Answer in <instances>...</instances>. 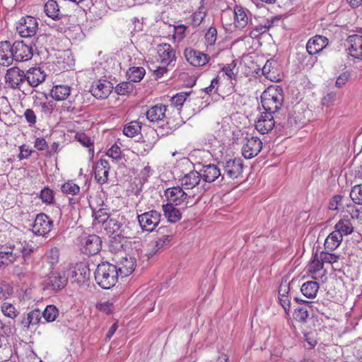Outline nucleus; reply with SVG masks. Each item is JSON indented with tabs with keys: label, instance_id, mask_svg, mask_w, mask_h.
<instances>
[{
	"label": "nucleus",
	"instance_id": "nucleus-1",
	"mask_svg": "<svg viewBox=\"0 0 362 362\" xmlns=\"http://www.w3.org/2000/svg\"><path fill=\"white\" fill-rule=\"evenodd\" d=\"M284 100L283 89L279 86H270L261 95V102L264 112L276 115L281 109Z\"/></svg>",
	"mask_w": 362,
	"mask_h": 362
},
{
	"label": "nucleus",
	"instance_id": "nucleus-2",
	"mask_svg": "<svg viewBox=\"0 0 362 362\" xmlns=\"http://www.w3.org/2000/svg\"><path fill=\"white\" fill-rule=\"evenodd\" d=\"M94 274L97 284L104 289L113 287L119 276L115 265L108 262L99 264Z\"/></svg>",
	"mask_w": 362,
	"mask_h": 362
},
{
	"label": "nucleus",
	"instance_id": "nucleus-3",
	"mask_svg": "<svg viewBox=\"0 0 362 362\" xmlns=\"http://www.w3.org/2000/svg\"><path fill=\"white\" fill-rule=\"evenodd\" d=\"M161 214L156 211L151 210L141 214H137V221L142 230L152 232L158 226Z\"/></svg>",
	"mask_w": 362,
	"mask_h": 362
},
{
	"label": "nucleus",
	"instance_id": "nucleus-4",
	"mask_svg": "<svg viewBox=\"0 0 362 362\" xmlns=\"http://www.w3.org/2000/svg\"><path fill=\"white\" fill-rule=\"evenodd\" d=\"M223 168L222 180L227 176L230 179H236L240 177L243 172V163L241 158H230L221 163Z\"/></svg>",
	"mask_w": 362,
	"mask_h": 362
},
{
	"label": "nucleus",
	"instance_id": "nucleus-5",
	"mask_svg": "<svg viewBox=\"0 0 362 362\" xmlns=\"http://www.w3.org/2000/svg\"><path fill=\"white\" fill-rule=\"evenodd\" d=\"M16 30L23 37H33L38 30L37 20L32 16L21 18L16 26Z\"/></svg>",
	"mask_w": 362,
	"mask_h": 362
},
{
	"label": "nucleus",
	"instance_id": "nucleus-6",
	"mask_svg": "<svg viewBox=\"0 0 362 362\" xmlns=\"http://www.w3.org/2000/svg\"><path fill=\"white\" fill-rule=\"evenodd\" d=\"M276 131L281 133H288L291 130L298 128V119L296 117L280 114L275 115Z\"/></svg>",
	"mask_w": 362,
	"mask_h": 362
},
{
	"label": "nucleus",
	"instance_id": "nucleus-7",
	"mask_svg": "<svg viewBox=\"0 0 362 362\" xmlns=\"http://www.w3.org/2000/svg\"><path fill=\"white\" fill-rule=\"evenodd\" d=\"M13 61L25 62L33 55V49L27 40L16 41L12 45Z\"/></svg>",
	"mask_w": 362,
	"mask_h": 362
},
{
	"label": "nucleus",
	"instance_id": "nucleus-8",
	"mask_svg": "<svg viewBox=\"0 0 362 362\" xmlns=\"http://www.w3.org/2000/svg\"><path fill=\"white\" fill-rule=\"evenodd\" d=\"M53 226V221L45 214L36 216L32 225V231L36 235H45L47 234Z\"/></svg>",
	"mask_w": 362,
	"mask_h": 362
},
{
	"label": "nucleus",
	"instance_id": "nucleus-9",
	"mask_svg": "<svg viewBox=\"0 0 362 362\" xmlns=\"http://www.w3.org/2000/svg\"><path fill=\"white\" fill-rule=\"evenodd\" d=\"M5 82L12 89H20L25 82V72L17 66H13L6 71Z\"/></svg>",
	"mask_w": 362,
	"mask_h": 362
},
{
	"label": "nucleus",
	"instance_id": "nucleus-10",
	"mask_svg": "<svg viewBox=\"0 0 362 362\" xmlns=\"http://www.w3.org/2000/svg\"><path fill=\"white\" fill-rule=\"evenodd\" d=\"M275 115L269 112H263L255 122V129L262 134L269 133L273 129L276 130Z\"/></svg>",
	"mask_w": 362,
	"mask_h": 362
},
{
	"label": "nucleus",
	"instance_id": "nucleus-11",
	"mask_svg": "<svg viewBox=\"0 0 362 362\" xmlns=\"http://www.w3.org/2000/svg\"><path fill=\"white\" fill-rule=\"evenodd\" d=\"M81 243L83 246V252L88 255L97 254L102 247L101 239L96 235H88L83 237Z\"/></svg>",
	"mask_w": 362,
	"mask_h": 362
},
{
	"label": "nucleus",
	"instance_id": "nucleus-12",
	"mask_svg": "<svg viewBox=\"0 0 362 362\" xmlns=\"http://www.w3.org/2000/svg\"><path fill=\"white\" fill-rule=\"evenodd\" d=\"M156 50L157 60L160 64L170 66L175 61V50L170 44H160L157 46Z\"/></svg>",
	"mask_w": 362,
	"mask_h": 362
},
{
	"label": "nucleus",
	"instance_id": "nucleus-13",
	"mask_svg": "<svg viewBox=\"0 0 362 362\" xmlns=\"http://www.w3.org/2000/svg\"><path fill=\"white\" fill-rule=\"evenodd\" d=\"M20 257V250L16 245L2 246L0 248V268L14 263Z\"/></svg>",
	"mask_w": 362,
	"mask_h": 362
},
{
	"label": "nucleus",
	"instance_id": "nucleus-14",
	"mask_svg": "<svg viewBox=\"0 0 362 362\" xmlns=\"http://www.w3.org/2000/svg\"><path fill=\"white\" fill-rule=\"evenodd\" d=\"M262 148V142L257 136L246 138V142L242 148V154L247 158L250 159L256 156Z\"/></svg>",
	"mask_w": 362,
	"mask_h": 362
},
{
	"label": "nucleus",
	"instance_id": "nucleus-15",
	"mask_svg": "<svg viewBox=\"0 0 362 362\" xmlns=\"http://www.w3.org/2000/svg\"><path fill=\"white\" fill-rule=\"evenodd\" d=\"M69 279H74L78 282H84L88 279L90 276V270L83 264H80L76 267L66 265L64 267Z\"/></svg>",
	"mask_w": 362,
	"mask_h": 362
},
{
	"label": "nucleus",
	"instance_id": "nucleus-16",
	"mask_svg": "<svg viewBox=\"0 0 362 362\" xmlns=\"http://www.w3.org/2000/svg\"><path fill=\"white\" fill-rule=\"evenodd\" d=\"M112 89V83L110 81L98 80L93 83L90 92L98 99L106 98Z\"/></svg>",
	"mask_w": 362,
	"mask_h": 362
},
{
	"label": "nucleus",
	"instance_id": "nucleus-17",
	"mask_svg": "<svg viewBox=\"0 0 362 362\" xmlns=\"http://www.w3.org/2000/svg\"><path fill=\"white\" fill-rule=\"evenodd\" d=\"M119 275L122 277L127 276L131 274L136 267V259L132 256H122L120 259L117 262L115 265Z\"/></svg>",
	"mask_w": 362,
	"mask_h": 362
},
{
	"label": "nucleus",
	"instance_id": "nucleus-18",
	"mask_svg": "<svg viewBox=\"0 0 362 362\" xmlns=\"http://www.w3.org/2000/svg\"><path fill=\"white\" fill-rule=\"evenodd\" d=\"M83 99L81 95H71L64 100L61 105L62 111L71 112L74 115L81 112L83 110Z\"/></svg>",
	"mask_w": 362,
	"mask_h": 362
},
{
	"label": "nucleus",
	"instance_id": "nucleus-19",
	"mask_svg": "<svg viewBox=\"0 0 362 362\" xmlns=\"http://www.w3.org/2000/svg\"><path fill=\"white\" fill-rule=\"evenodd\" d=\"M46 78V74L40 67H32L25 72V81L31 87H37Z\"/></svg>",
	"mask_w": 362,
	"mask_h": 362
},
{
	"label": "nucleus",
	"instance_id": "nucleus-20",
	"mask_svg": "<svg viewBox=\"0 0 362 362\" xmlns=\"http://www.w3.org/2000/svg\"><path fill=\"white\" fill-rule=\"evenodd\" d=\"M199 173L201 178L206 182H212L219 177H221V181L223 180H222L223 174H221L220 168L215 164L203 165L202 168L199 169Z\"/></svg>",
	"mask_w": 362,
	"mask_h": 362
},
{
	"label": "nucleus",
	"instance_id": "nucleus-21",
	"mask_svg": "<svg viewBox=\"0 0 362 362\" xmlns=\"http://www.w3.org/2000/svg\"><path fill=\"white\" fill-rule=\"evenodd\" d=\"M69 279L65 269H62L59 272L52 273L48 278V286L54 291H59L64 288Z\"/></svg>",
	"mask_w": 362,
	"mask_h": 362
},
{
	"label": "nucleus",
	"instance_id": "nucleus-22",
	"mask_svg": "<svg viewBox=\"0 0 362 362\" xmlns=\"http://www.w3.org/2000/svg\"><path fill=\"white\" fill-rule=\"evenodd\" d=\"M349 54L354 58H362V36L349 35L346 40Z\"/></svg>",
	"mask_w": 362,
	"mask_h": 362
},
{
	"label": "nucleus",
	"instance_id": "nucleus-23",
	"mask_svg": "<svg viewBox=\"0 0 362 362\" xmlns=\"http://www.w3.org/2000/svg\"><path fill=\"white\" fill-rule=\"evenodd\" d=\"M328 45V39L322 35L311 37L306 44V50L310 55L319 53Z\"/></svg>",
	"mask_w": 362,
	"mask_h": 362
},
{
	"label": "nucleus",
	"instance_id": "nucleus-24",
	"mask_svg": "<svg viewBox=\"0 0 362 362\" xmlns=\"http://www.w3.org/2000/svg\"><path fill=\"white\" fill-rule=\"evenodd\" d=\"M184 54L187 61L194 66H204L209 61L208 55L197 50L186 49Z\"/></svg>",
	"mask_w": 362,
	"mask_h": 362
},
{
	"label": "nucleus",
	"instance_id": "nucleus-25",
	"mask_svg": "<svg viewBox=\"0 0 362 362\" xmlns=\"http://www.w3.org/2000/svg\"><path fill=\"white\" fill-rule=\"evenodd\" d=\"M169 204L180 205L187 198V194L180 187L168 188L165 192Z\"/></svg>",
	"mask_w": 362,
	"mask_h": 362
},
{
	"label": "nucleus",
	"instance_id": "nucleus-26",
	"mask_svg": "<svg viewBox=\"0 0 362 362\" xmlns=\"http://www.w3.org/2000/svg\"><path fill=\"white\" fill-rule=\"evenodd\" d=\"M166 111L167 106L163 104H157L146 111V116L150 122H163L165 118Z\"/></svg>",
	"mask_w": 362,
	"mask_h": 362
},
{
	"label": "nucleus",
	"instance_id": "nucleus-27",
	"mask_svg": "<svg viewBox=\"0 0 362 362\" xmlns=\"http://www.w3.org/2000/svg\"><path fill=\"white\" fill-rule=\"evenodd\" d=\"M110 165L105 159H100L95 164L94 173L95 178L100 184H103L108 179Z\"/></svg>",
	"mask_w": 362,
	"mask_h": 362
},
{
	"label": "nucleus",
	"instance_id": "nucleus-28",
	"mask_svg": "<svg viewBox=\"0 0 362 362\" xmlns=\"http://www.w3.org/2000/svg\"><path fill=\"white\" fill-rule=\"evenodd\" d=\"M156 135V130L155 129H151L146 134V136L148 137V140L144 139L137 146V151L140 155L145 156L153 149L158 140Z\"/></svg>",
	"mask_w": 362,
	"mask_h": 362
},
{
	"label": "nucleus",
	"instance_id": "nucleus-29",
	"mask_svg": "<svg viewBox=\"0 0 362 362\" xmlns=\"http://www.w3.org/2000/svg\"><path fill=\"white\" fill-rule=\"evenodd\" d=\"M41 315L38 309L31 310L22 316L21 324L24 328H33L40 322Z\"/></svg>",
	"mask_w": 362,
	"mask_h": 362
},
{
	"label": "nucleus",
	"instance_id": "nucleus-30",
	"mask_svg": "<svg viewBox=\"0 0 362 362\" xmlns=\"http://www.w3.org/2000/svg\"><path fill=\"white\" fill-rule=\"evenodd\" d=\"M12 45L8 41L0 42V64L9 66L13 62Z\"/></svg>",
	"mask_w": 362,
	"mask_h": 362
},
{
	"label": "nucleus",
	"instance_id": "nucleus-31",
	"mask_svg": "<svg viewBox=\"0 0 362 362\" xmlns=\"http://www.w3.org/2000/svg\"><path fill=\"white\" fill-rule=\"evenodd\" d=\"M234 24L237 28H244L248 23L247 11L243 6L236 5L233 9Z\"/></svg>",
	"mask_w": 362,
	"mask_h": 362
},
{
	"label": "nucleus",
	"instance_id": "nucleus-32",
	"mask_svg": "<svg viewBox=\"0 0 362 362\" xmlns=\"http://www.w3.org/2000/svg\"><path fill=\"white\" fill-rule=\"evenodd\" d=\"M103 228L108 234L114 236L123 235V224L117 219L110 218L103 225Z\"/></svg>",
	"mask_w": 362,
	"mask_h": 362
},
{
	"label": "nucleus",
	"instance_id": "nucleus-33",
	"mask_svg": "<svg viewBox=\"0 0 362 362\" xmlns=\"http://www.w3.org/2000/svg\"><path fill=\"white\" fill-rule=\"evenodd\" d=\"M323 265L324 264L320 257L318 258L317 255H315L313 260L308 266V272L312 274V277L314 279H319L320 278L322 277L324 273L325 272L323 271L322 274L321 273V271L323 269Z\"/></svg>",
	"mask_w": 362,
	"mask_h": 362
},
{
	"label": "nucleus",
	"instance_id": "nucleus-34",
	"mask_svg": "<svg viewBox=\"0 0 362 362\" xmlns=\"http://www.w3.org/2000/svg\"><path fill=\"white\" fill-rule=\"evenodd\" d=\"M71 95V87L67 85H56L50 91L51 97L57 101L65 100Z\"/></svg>",
	"mask_w": 362,
	"mask_h": 362
},
{
	"label": "nucleus",
	"instance_id": "nucleus-35",
	"mask_svg": "<svg viewBox=\"0 0 362 362\" xmlns=\"http://www.w3.org/2000/svg\"><path fill=\"white\" fill-rule=\"evenodd\" d=\"M44 11L49 18L54 21L59 20L64 16L59 9V6L54 0L47 1L44 6Z\"/></svg>",
	"mask_w": 362,
	"mask_h": 362
},
{
	"label": "nucleus",
	"instance_id": "nucleus-36",
	"mask_svg": "<svg viewBox=\"0 0 362 362\" xmlns=\"http://www.w3.org/2000/svg\"><path fill=\"white\" fill-rule=\"evenodd\" d=\"M201 176L199 171L192 170L181 180L182 185L185 189H192L199 185Z\"/></svg>",
	"mask_w": 362,
	"mask_h": 362
},
{
	"label": "nucleus",
	"instance_id": "nucleus-37",
	"mask_svg": "<svg viewBox=\"0 0 362 362\" xmlns=\"http://www.w3.org/2000/svg\"><path fill=\"white\" fill-rule=\"evenodd\" d=\"M334 229L342 236L351 234L354 231V226L349 216H343L334 226Z\"/></svg>",
	"mask_w": 362,
	"mask_h": 362
},
{
	"label": "nucleus",
	"instance_id": "nucleus-38",
	"mask_svg": "<svg viewBox=\"0 0 362 362\" xmlns=\"http://www.w3.org/2000/svg\"><path fill=\"white\" fill-rule=\"evenodd\" d=\"M175 206L169 204L163 205L164 216L170 223H176L182 218L181 211Z\"/></svg>",
	"mask_w": 362,
	"mask_h": 362
},
{
	"label": "nucleus",
	"instance_id": "nucleus-39",
	"mask_svg": "<svg viewBox=\"0 0 362 362\" xmlns=\"http://www.w3.org/2000/svg\"><path fill=\"white\" fill-rule=\"evenodd\" d=\"M343 236L335 229L326 238L325 248L331 251L336 250L341 244Z\"/></svg>",
	"mask_w": 362,
	"mask_h": 362
},
{
	"label": "nucleus",
	"instance_id": "nucleus-40",
	"mask_svg": "<svg viewBox=\"0 0 362 362\" xmlns=\"http://www.w3.org/2000/svg\"><path fill=\"white\" fill-rule=\"evenodd\" d=\"M295 300L299 303H303L305 305L299 306L295 309L293 313V317L296 320L301 322H305L308 317V311L305 306L312 303L310 301L304 300L299 298H295Z\"/></svg>",
	"mask_w": 362,
	"mask_h": 362
},
{
	"label": "nucleus",
	"instance_id": "nucleus-41",
	"mask_svg": "<svg viewBox=\"0 0 362 362\" xmlns=\"http://www.w3.org/2000/svg\"><path fill=\"white\" fill-rule=\"evenodd\" d=\"M319 290V284L316 281H308L305 282L300 288V291L304 296L308 298H314Z\"/></svg>",
	"mask_w": 362,
	"mask_h": 362
},
{
	"label": "nucleus",
	"instance_id": "nucleus-42",
	"mask_svg": "<svg viewBox=\"0 0 362 362\" xmlns=\"http://www.w3.org/2000/svg\"><path fill=\"white\" fill-rule=\"evenodd\" d=\"M165 228H159L158 232L162 235L153 243V252L156 253L157 251L163 248L167 245H169L172 240L171 234H163Z\"/></svg>",
	"mask_w": 362,
	"mask_h": 362
},
{
	"label": "nucleus",
	"instance_id": "nucleus-43",
	"mask_svg": "<svg viewBox=\"0 0 362 362\" xmlns=\"http://www.w3.org/2000/svg\"><path fill=\"white\" fill-rule=\"evenodd\" d=\"M141 131V122L136 120L129 122L123 129L124 134L131 138L139 134Z\"/></svg>",
	"mask_w": 362,
	"mask_h": 362
},
{
	"label": "nucleus",
	"instance_id": "nucleus-44",
	"mask_svg": "<svg viewBox=\"0 0 362 362\" xmlns=\"http://www.w3.org/2000/svg\"><path fill=\"white\" fill-rule=\"evenodd\" d=\"M146 71L143 67H131L127 71L128 78L132 82H139L144 77Z\"/></svg>",
	"mask_w": 362,
	"mask_h": 362
},
{
	"label": "nucleus",
	"instance_id": "nucleus-45",
	"mask_svg": "<svg viewBox=\"0 0 362 362\" xmlns=\"http://www.w3.org/2000/svg\"><path fill=\"white\" fill-rule=\"evenodd\" d=\"M124 243L126 240L124 235L112 237L110 241V250L115 253L122 252Z\"/></svg>",
	"mask_w": 362,
	"mask_h": 362
},
{
	"label": "nucleus",
	"instance_id": "nucleus-46",
	"mask_svg": "<svg viewBox=\"0 0 362 362\" xmlns=\"http://www.w3.org/2000/svg\"><path fill=\"white\" fill-rule=\"evenodd\" d=\"M206 11L204 7L200 6L197 11L191 16V25L193 28L199 26L204 20Z\"/></svg>",
	"mask_w": 362,
	"mask_h": 362
},
{
	"label": "nucleus",
	"instance_id": "nucleus-47",
	"mask_svg": "<svg viewBox=\"0 0 362 362\" xmlns=\"http://www.w3.org/2000/svg\"><path fill=\"white\" fill-rule=\"evenodd\" d=\"M93 216L94 217V224H102L105 223V221H107L110 217L107 215V213L105 209H96L93 208Z\"/></svg>",
	"mask_w": 362,
	"mask_h": 362
},
{
	"label": "nucleus",
	"instance_id": "nucleus-48",
	"mask_svg": "<svg viewBox=\"0 0 362 362\" xmlns=\"http://www.w3.org/2000/svg\"><path fill=\"white\" fill-rule=\"evenodd\" d=\"M61 189L64 194L76 195L79 192L80 187L72 180H68L62 185Z\"/></svg>",
	"mask_w": 362,
	"mask_h": 362
},
{
	"label": "nucleus",
	"instance_id": "nucleus-49",
	"mask_svg": "<svg viewBox=\"0 0 362 362\" xmlns=\"http://www.w3.org/2000/svg\"><path fill=\"white\" fill-rule=\"evenodd\" d=\"M17 248L20 250V255H21L25 262L30 259L31 255L35 250V247L27 243H21L19 246H17Z\"/></svg>",
	"mask_w": 362,
	"mask_h": 362
},
{
	"label": "nucleus",
	"instance_id": "nucleus-50",
	"mask_svg": "<svg viewBox=\"0 0 362 362\" xmlns=\"http://www.w3.org/2000/svg\"><path fill=\"white\" fill-rule=\"evenodd\" d=\"M59 315L58 309L53 305H49L46 307L42 315L47 322H54Z\"/></svg>",
	"mask_w": 362,
	"mask_h": 362
},
{
	"label": "nucleus",
	"instance_id": "nucleus-51",
	"mask_svg": "<svg viewBox=\"0 0 362 362\" xmlns=\"http://www.w3.org/2000/svg\"><path fill=\"white\" fill-rule=\"evenodd\" d=\"M1 310L5 316L11 319L16 318L18 314V312L15 306L13 304L7 302H5L1 305Z\"/></svg>",
	"mask_w": 362,
	"mask_h": 362
},
{
	"label": "nucleus",
	"instance_id": "nucleus-52",
	"mask_svg": "<svg viewBox=\"0 0 362 362\" xmlns=\"http://www.w3.org/2000/svg\"><path fill=\"white\" fill-rule=\"evenodd\" d=\"M205 44L207 47L214 46L217 40V30L215 27L211 26L204 35Z\"/></svg>",
	"mask_w": 362,
	"mask_h": 362
},
{
	"label": "nucleus",
	"instance_id": "nucleus-53",
	"mask_svg": "<svg viewBox=\"0 0 362 362\" xmlns=\"http://www.w3.org/2000/svg\"><path fill=\"white\" fill-rule=\"evenodd\" d=\"M344 198L340 194L334 195L332 197L329 202L328 208L329 210L335 211L339 210L341 208H344Z\"/></svg>",
	"mask_w": 362,
	"mask_h": 362
},
{
	"label": "nucleus",
	"instance_id": "nucleus-54",
	"mask_svg": "<svg viewBox=\"0 0 362 362\" xmlns=\"http://www.w3.org/2000/svg\"><path fill=\"white\" fill-rule=\"evenodd\" d=\"M350 197L355 204L362 205V185H357L352 187Z\"/></svg>",
	"mask_w": 362,
	"mask_h": 362
},
{
	"label": "nucleus",
	"instance_id": "nucleus-55",
	"mask_svg": "<svg viewBox=\"0 0 362 362\" xmlns=\"http://www.w3.org/2000/svg\"><path fill=\"white\" fill-rule=\"evenodd\" d=\"M337 99V93L336 91H327L322 98L321 103L323 106L329 107L334 104Z\"/></svg>",
	"mask_w": 362,
	"mask_h": 362
},
{
	"label": "nucleus",
	"instance_id": "nucleus-56",
	"mask_svg": "<svg viewBox=\"0 0 362 362\" xmlns=\"http://www.w3.org/2000/svg\"><path fill=\"white\" fill-rule=\"evenodd\" d=\"M106 155L115 161L119 160L122 158L121 149L117 144L112 145L106 152Z\"/></svg>",
	"mask_w": 362,
	"mask_h": 362
},
{
	"label": "nucleus",
	"instance_id": "nucleus-57",
	"mask_svg": "<svg viewBox=\"0 0 362 362\" xmlns=\"http://www.w3.org/2000/svg\"><path fill=\"white\" fill-rule=\"evenodd\" d=\"M40 197L42 202L51 204L54 200V192L48 187H45L40 192Z\"/></svg>",
	"mask_w": 362,
	"mask_h": 362
},
{
	"label": "nucleus",
	"instance_id": "nucleus-58",
	"mask_svg": "<svg viewBox=\"0 0 362 362\" xmlns=\"http://www.w3.org/2000/svg\"><path fill=\"white\" fill-rule=\"evenodd\" d=\"M189 93L187 92H180L172 97L171 102L175 106H182L186 101Z\"/></svg>",
	"mask_w": 362,
	"mask_h": 362
},
{
	"label": "nucleus",
	"instance_id": "nucleus-59",
	"mask_svg": "<svg viewBox=\"0 0 362 362\" xmlns=\"http://www.w3.org/2000/svg\"><path fill=\"white\" fill-rule=\"evenodd\" d=\"M320 258L322 259V261L323 262V264L325 263H329V264H334L338 262L339 259V255H336L335 254L329 253V252H322L320 253Z\"/></svg>",
	"mask_w": 362,
	"mask_h": 362
},
{
	"label": "nucleus",
	"instance_id": "nucleus-60",
	"mask_svg": "<svg viewBox=\"0 0 362 362\" xmlns=\"http://www.w3.org/2000/svg\"><path fill=\"white\" fill-rule=\"evenodd\" d=\"M132 88V85L129 82H123L116 86L115 90L118 95H125Z\"/></svg>",
	"mask_w": 362,
	"mask_h": 362
},
{
	"label": "nucleus",
	"instance_id": "nucleus-61",
	"mask_svg": "<svg viewBox=\"0 0 362 362\" xmlns=\"http://www.w3.org/2000/svg\"><path fill=\"white\" fill-rule=\"evenodd\" d=\"M187 27L185 25H179L174 26V34L173 37L177 41H181L185 36V31Z\"/></svg>",
	"mask_w": 362,
	"mask_h": 362
},
{
	"label": "nucleus",
	"instance_id": "nucleus-62",
	"mask_svg": "<svg viewBox=\"0 0 362 362\" xmlns=\"http://www.w3.org/2000/svg\"><path fill=\"white\" fill-rule=\"evenodd\" d=\"M13 293L12 288L5 284H0V300H6Z\"/></svg>",
	"mask_w": 362,
	"mask_h": 362
},
{
	"label": "nucleus",
	"instance_id": "nucleus-63",
	"mask_svg": "<svg viewBox=\"0 0 362 362\" xmlns=\"http://www.w3.org/2000/svg\"><path fill=\"white\" fill-rule=\"evenodd\" d=\"M350 78V74L348 71H344L337 78L335 86L338 88H342Z\"/></svg>",
	"mask_w": 362,
	"mask_h": 362
},
{
	"label": "nucleus",
	"instance_id": "nucleus-64",
	"mask_svg": "<svg viewBox=\"0 0 362 362\" xmlns=\"http://www.w3.org/2000/svg\"><path fill=\"white\" fill-rule=\"evenodd\" d=\"M98 308L100 311L107 315L112 313L115 310V306L113 303L108 301L98 304Z\"/></svg>",
	"mask_w": 362,
	"mask_h": 362
}]
</instances>
